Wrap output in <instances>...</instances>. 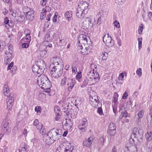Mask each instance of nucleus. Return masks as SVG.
<instances>
[{
	"instance_id": "obj_1",
	"label": "nucleus",
	"mask_w": 152,
	"mask_h": 152,
	"mask_svg": "<svg viewBox=\"0 0 152 152\" xmlns=\"http://www.w3.org/2000/svg\"><path fill=\"white\" fill-rule=\"evenodd\" d=\"M38 85L43 90L49 89L51 86V83L46 76L41 74L38 76L37 79Z\"/></svg>"
},
{
	"instance_id": "obj_2",
	"label": "nucleus",
	"mask_w": 152,
	"mask_h": 152,
	"mask_svg": "<svg viewBox=\"0 0 152 152\" xmlns=\"http://www.w3.org/2000/svg\"><path fill=\"white\" fill-rule=\"evenodd\" d=\"M143 130L140 128L137 127L134 128L132 131V132L131 135V139H130V142L132 141L134 143V142L136 140H137L138 139H141L142 137Z\"/></svg>"
},
{
	"instance_id": "obj_3",
	"label": "nucleus",
	"mask_w": 152,
	"mask_h": 152,
	"mask_svg": "<svg viewBox=\"0 0 152 152\" xmlns=\"http://www.w3.org/2000/svg\"><path fill=\"white\" fill-rule=\"evenodd\" d=\"M8 82H6L5 84L4 85L3 88V92L4 95L8 96L7 100H9L12 102H13L16 97V95L15 94L10 93L9 95V97H8L9 94L8 93L9 92V88L8 87Z\"/></svg>"
},
{
	"instance_id": "obj_4",
	"label": "nucleus",
	"mask_w": 152,
	"mask_h": 152,
	"mask_svg": "<svg viewBox=\"0 0 152 152\" xmlns=\"http://www.w3.org/2000/svg\"><path fill=\"white\" fill-rule=\"evenodd\" d=\"M95 19L91 16L89 17H86L85 18V20L82 23V26L84 29L90 28L93 27L94 24Z\"/></svg>"
},
{
	"instance_id": "obj_5",
	"label": "nucleus",
	"mask_w": 152,
	"mask_h": 152,
	"mask_svg": "<svg viewBox=\"0 0 152 152\" xmlns=\"http://www.w3.org/2000/svg\"><path fill=\"white\" fill-rule=\"evenodd\" d=\"M78 39V43H77L78 46H77V48L78 49H83V47L81 45V43H83L84 44H87L88 41L90 40V38L88 36L86 35L81 34L80 35Z\"/></svg>"
},
{
	"instance_id": "obj_6",
	"label": "nucleus",
	"mask_w": 152,
	"mask_h": 152,
	"mask_svg": "<svg viewBox=\"0 0 152 152\" xmlns=\"http://www.w3.org/2000/svg\"><path fill=\"white\" fill-rule=\"evenodd\" d=\"M59 130L53 129L50 131L48 134L51 136L54 142L59 139L61 137V134L59 132Z\"/></svg>"
},
{
	"instance_id": "obj_7",
	"label": "nucleus",
	"mask_w": 152,
	"mask_h": 152,
	"mask_svg": "<svg viewBox=\"0 0 152 152\" xmlns=\"http://www.w3.org/2000/svg\"><path fill=\"white\" fill-rule=\"evenodd\" d=\"M103 42L109 47H112L114 45V41L112 40L111 36H109L108 34L104 35L103 37Z\"/></svg>"
},
{
	"instance_id": "obj_8",
	"label": "nucleus",
	"mask_w": 152,
	"mask_h": 152,
	"mask_svg": "<svg viewBox=\"0 0 152 152\" xmlns=\"http://www.w3.org/2000/svg\"><path fill=\"white\" fill-rule=\"evenodd\" d=\"M89 5L88 3L86 1H82L78 5V7L83 10L84 13H87L88 11V7Z\"/></svg>"
},
{
	"instance_id": "obj_9",
	"label": "nucleus",
	"mask_w": 152,
	"mask_h": 152,
	"mask_svg": "<svg viewBox=\"0 0 152 152\" xmlns=\"http://www.w3.org/2000/svg\"><path fill=\"white\" fill-rule=\"evenodd\" d=\"M1 127L2 129L4 130L6 133H10L11 132V129L9 126L8 120L4 119L2 123Z\"/></svg>"
},
{
	"instance_id": "obj_10",
	"label": "nucleus",
	"mask_w": 152,
	"mask_h": 152,
	"mask_svg": "<svg viewBox=\"0 0 152 152\" xmlns=\"http://www.w3.org/2000/svg\"><path fill=\"white\" fill-rule=\"evenodd\" d=\"M72 74L71 73H69L68 72H64L63 75V78L61 79V84L62 86H64L65 84V81L68 80L69 79H72Z\"/></svg>"
},
{
	"instance_id": "obj_11",
	"label": "nucleus",
	"mask_w": 152,
	"mask_h": 152,
	"mask_svg": "<svg viewBox=\"0 0 152 152\" xmlns=\"http://www.w3.org/2000/svg\"><path fill=\"white\" fill-rule=\"evenodd\" d=\"M43 140L46 144L48 145H51L54 142L51 137L48 134V133L43 136Z\"/></svg>"
},
{
	"instance_id": "obj_12",
	"label": "nucleus",
	"mask_w": 152,
	"mask_h": 152,
	"mask_svg": "<svg viewBox=\"0 0 152 152\" xmlns=\"http://www.w3.org/2000/svg\"><path fill=\"white\" fill-rule=\"evenodd\" d=\"M93 140V137L91 136L89 137L88 139H85L83 142V146L88 147H90L92 143Z\"/></svg>"
},
{
	"instance_id": "obj_13",
	"label": "nucleus",
	"mask_w": 152,
	"mask_h": 152,
	"mask_svg": "<svg viewBox=\"0 0 152 152\" xmlns=\"http://www.w3.org/2000/svg\"><path fill=\"white\" fill-rule=\"evenodd\" d=\"M68 86V90L70 91H72L75 84V81L72 79H69L65 81V83Z\"/></svg>"
},
{
	"instance_id": "obj_14",
	"label": "nucleus",
	"mask_w": 152,
	"mask_h": 152,
	"mask_svg": "<svg viewBox=\"0 0 152 152\" xmlns=\"http://www.w3.org/2000/svg\"><path fill=\"white\" fill-rule=\"evenodd\" d=\"M63 66L62 64H61V66H60V69L59 71L56 72H50L52 75L53 77L57 78L61 76L63 73Z\"/></svg>"
},
{
	"instance_id": "obj_15",
	"label": "nucleus",
	"mask_w": 152,
	"mask_h": 152,
	"mask_svg": "<svg viewBox=\"0 0 152 152\" xmlns=\"http://www.w3.org/2000/svg\"><path fill=\"white\" fill-rule=\"evenodd\" d=\"M92 47L91 45L86 47L84 49L81 51L82 54L85 56L87 55L91 52Z\"/></svg>"
},
{
	"instance_id": "obj_16",
	"label": "nucleus",
	"mask_w": 152,
	"mask_h": 152,
	"mask_svg": "<svg viewBox=\"0 0 152 152\" xmlns=\"http://www.w3.org/2000/svg\"><path fill=\"white\" fill-rule=\"evenodd\" d=\"M87 74L90 76H91V75L92 76H93L92 78L95 80L98 78L99 77V75L98 73L95 72V73H94V69L91 70L89 72L87 73Z\"/></svg>"
},
{
	"instance_id": "obj_17",
	"label": "nucleus",
	"mask_w": 152,
	"mask_h": 152,
	"mask_svg": "<svg viewBox=\"0 0 152 152\" xmlns=\"http://www.w3.org/2000/svg\"><path fill=\"white\" fill-rule=\"evenodd\" d=\"M76 10V16L78 18H80L82 17H83L87 13H84L83 10H81L78 7L77 8Z\"/></svg>"
},
{
	"instance_id": "obj_18",
	"label": "nucleus",
	"mask_w": 152,
	"mask_h": 152,
	"mask_svg": "<svg viewBox=\"0 0 152 152\" xmlns=\"http://www.w3.org/2000/svg\"><path fill=\"white\" fill-rule=\"evenodd\" d=\"M76 10V16L78 18H80L82 17H83L87 13H84L83 10H81L78 7L77 8Z\"/></svg>"
},
{
	"instance_id": "obj_19",
	"label": "nucleus",
	"mask_w": 152,
	"mask_h": 152,
	"mask_svg": "<svg viewBox=\"0 0 152 152\" xmlns=\"http://www.w3.org/2000/svg\"><path fill=\"white\" fill-rule=\"evenodd\" d=\"M26 18L29 20H32L34 17V11L33 10H31L26 15Z\"/></svg>"
},
{
	"instance_id": "obj_20",
	"label": "nucleus",
	"mask_w": 152,
	"mask_h": 152,
	"mask_svg": "<svg viewBox=\"0 0 152 152\" xmlns=\"http://www.w3.org/2000/svg\"><path fill=\"white\" fill-rule=\"evenodd\" d=\"M7 56L4 58V63L7 65L11 61L12 55V54L8 53V54H5Z\"/></svg>"
},
{
	"instance_id": "obj_21",
	"label": "nucleus",
	"mask_w": 152,
	"mask_h": 152,
	"mask_svg": "<svg viewBox=\"0 0 152 152\" xmlns=\"http://www.w3.org/2000/svg\"><path fill=\"white\" fill-rule=\"evenodd\" d=\"M54 64L55 66L53 67L51 71L50 72H56L59 70L60 69V66H58L59 63L58 62H55Z\"/></svg>"
},
{
	"instance_id": "obj_22",
	"label": "nucleus",
	"mask_w": 152,
	"mask_h": 152,
	"mask_svg": "<svg viewBox=\"0 0 152 152\" xmlns=\"http://www.w3.org/2000/svg\"><path fill=\"white\" fill-rule=\"evenodd\" d=\"M64 125L66 126L67 129L69 130L73 125L71 119L69 118L66 119V123Z\"/></svg>"
},
{
	"instance_id": "obj_23",
	"label": "nucleus",
	"mask_w": 152,
	"mask_h": 152,
	"mask_svg": "<svg viewBox=\"0 0 152 152\" xmlns=\"http://www.w3.org/2000/svg\"><path fill=\"white\" fill-rule=\"evenodd\" d=\"M87 124L82 122L78 126V129L82 132H85L86 130V127Z\"/></svg>"
},
{
	"instance_id": "obj_24",
	"label": "nucleus",
	"mask_w": 152,
	"mask_h": 152,
	"mask_svg": "<svg viewBox=\"0 0 152 152\" xmlns=\"http://www.w3.org/2000/svg\"><path fill=\"white\" fill-rule=\"evenodd\" d=\"M60 147L61 148L60 150L61 152H67L69 151H70V152H72V150L73 148H72V149H71V148L69 149V148L67 149L64 145L62 144L60 145Z\"/></svg>"
},
{
	"instance_id": "obj_25",
	"label": "nucleus",
	"mask_w": 152,
	"mask_h": 152,
	"mask_svg": "<svg viewBox=\"0 0 152 152\" xmlns=\"http://www.w3.org/2000/svg\"><path fill=\"white\" fill-rule=\"evenodd\" d=\"M147 141H149L152 140V131H148L145 134Z\"/></svg>"
},
{
	"instance_id": "obj_26",
	"label": "nucleus",
	"mask_w": 152,
	"mask_h": 152,
	"mask_svg": "<svg viewBox=\"0 0 152 152\" xmlns=\"http://www.w3.org/2000/svg\"><path fill=\"white\" fill-rule=\"evenodd\" d=\"M72 11H67L65 14V17L68 19L69 21L70 20V18L72 16Z\"/></svg>"
},
{
	"instance_id": "obj_27",
	"label": "nucleus",
	"mask_w": 152,
	"mask_h": 152,
	"mask_svg": "<svg viewBox=\"0 0 152 152\" xmlns=\"http://www.w3.org/2000/svg\"><path fill=\"white\" fill-rule=\"evenodd\" d=\"M7 108L9 110H10L12 109V105L13 104V102H10L9 100H7Z\"/></svg>"
},
{
	"instance_id": "obj_28",
	"label": "nucleus",
	"mask_w": 152,
	"mask_h": 152,
	"mask_svg": "<svg viewBox=\"0 0 152 152\" xmlns=\"http://www.w3.org/2000/svg\"><path fill=\"white\" fill-rule=\"evenodd\" d=\"M8 51H6L5 52V54H8V53L12 54L13 52V46L12 45H10L8 46Z\"/></svg>"
},
{
	"instance_id": "obj_29",
	"label": "nucleus",
	"mask_w": 152,
	"mask_h": 152,
	"mask_svg": "<svg viewBox=\"0 0 152 152\" xmlns=\"http://www.w3.org/2000/svg\"><path fill=\"white\" fill-rule=\"evenodd\" d=\"M75 106L77 107L81 104L82 102L80 99L77 98L75 99Z\"/></svg>"
},
{
	"instance_id": "obj_30",
	"label": "nucleus",
	"mask_w": 152,
	"mask_h": 152,
	"mask_svg": "<svg viewBox=\"0 0 152 152\" xmlns=\"http://www.w3.org/2000/svg\"><path fill=\"white\" fill-rule=\"evenodd\" d=\"M116 125L113 122H111L109 126L108 129L116 130Z\"/></svg>"
},
{
	"instance_id": "obj_31",
	"label": "nucleus",
	"mask_w": 152,
	"mask_h": 152,
	"mask_svg": "<svg viewBox=\"0 0 152 152\" xmlns=\"http://www.w3.org/2000/svg\"><path fill=\"white\" fill-rule=\"evenodd\" d=\"M31 10H33L27 7H24L23 8V12L25 15L27 14V13L31 11Z\"/></svg>"
},
{
	"instance_id": "obj_32",
	"label": "nucleus",
	"mask_w": 152,
	"mask_h": 152,
	"mask_svg": "<svg viewBox=\"0 0 152 152\" xmlns=\"http://www.w3.org/2000/svg\"><path fill=\"white\" fill-rule=\"evenodd\" d=\"M94 100H91V101L93 102H94L95 101L97 103V106H98V104H99L100 98L98 96H94Z\"/></svg>"
},
{
	"instance_id": "obj_33",
	"label": "nucleus",
	"mask_w": 152,
	"mask_h": 152,
	"mask_svg": "<svg viewBox=\"0 0 152 152\" xmlns=\"http://www.w3.org/2000/svg\"><path fill=\"white\" fill-rule=\"evenodd\" d=\"M122 109H121L120 111H122ZM121 114L120 116L121 117V118L124 117V118H126L127 117L128 114L127 113L125 110H124V111L123 112H121Z\"/></svg>"
},
{
	"instance_id": "obj_34",
	"label": "nucleus",
	"mask_w": 152,
	"mask_h": 152,
	"mask_svg": "<svg viewBox=\"0 0 152 152\" xmlns=\"http://www.w3.org/2000/svg\"><path fill=\"white\" fill-rule=\"evenodd\" d=\"M39 67L37 65L35 64L32 67V70L33 72L35 73L37 72V70L39 69Z\"/></svg>"
},
{
	"instance_id": "obj_35",
	"label": "nucleus",
	"mask_w": 152,
	"mask_h": 152,
	"mask_svg": "<svg viewBox=\"0 0 152 152\" xmlns=\"http://www.w3.org/2000/svg\"><path fill=\"white\" fill-rule=\"evenodd\" d=\"M129 150V152H137V148L133 145L130 147Z\"/></svg>"
},
{
	"instance_id": "obj_36",
	"label": "nucleus",
	"mask_w": 152,
	"mask_h": 152,
	"mask_svg": "<svg viewBox=\"0 0 152 152\" xmlns=\"http://www.w3.org/2000/svg\"><path fill=\"white\" fill-rule=\"evenodd\" d=\"M107 132L110 136H113L116 132V130L108 129Z\"/></svg>"
},
{
	"instance_id": "obj_37",
	"label": "nucleus",
	"mask_w": 152,
	"mask_h": 152,
	"mask_svg": "<svg viewBox=\"0 0 152 152\" xmlns=\"http://www.w3.org/2000/svg\"><path fill=\"white\" fill-rule=\"evenodd\" d=\"M137 40L138 42V48L139 49H140L142 48V38H138Z\"/></svg>"
},
{
	"instance_id": "obj_38",
	"label": "nucleus",
	"mask_w": 152,
	"mask_h": 152,
	"mask_svg": "<svg viewBox=\"0 0 152 152\" xmlns=\"http://www.w3.org/2000/svg\"><path fill=\"white\" fill-rule=\"evenodd\" d=\"M24 147H22L21 149L18 150L19 152H27V148L26 146L24 145Z\"/></svg>"
},
{
	"instance_id": "obj_39",
	"label": "nucleus",
	"mask_w": 152,
	"mask_h": 152,
	"mask_svg": "<svg viewBox=\"0 0 152 152\" xmlns=\"http://www.w3.org/2000/svg\"><path fill=\"white\" fill-rule=\"evenodd\" d=\"M101 106L98 107L97 110V113H98L100 115H103V113L102 110V104L101 105Z\"/></svg>"
},
{
	"instance_id": "obj_40",
	"label": "nucleus",
	"mask_w": 152,
	"mask_h": 152,
	"mask_svg": "<svg viewBox=\"0 0 152 152\" xmlns=\"http://www.w3.org/2000/svg\"><path fill=\"white\" fill-rule=\"evenodd\" d=\"M143 29V25L142 24H141L140 25L139 28L138 30V33L141 34L142 33V31Z\"/></svg>"
},
{
	"instance_id": "obj_41",
	"label": "nucleus",
	"mask_w": 152,
	"mask_h": 152,
	"mask_svg": "<svg viewBox=\"0 0 152 152\" xmlns=\"http://www.w3.org/2000/svg\"><path fill=\"white\" fill-rule=\"evenodd\" d=\"M142 16L144 21H146L147 20V19L148 18V15H147L145 14V11H144V12L142 13Z\"/></svg>"
},
{
	"instance_id": "obj_42",
	"label": "nucleus",
	"mask_w": 152,
	"mask_h": 152,
	"mask_svg": "<svg viewBox=\"0 0 152 152\" xmlns=\"http://www.w3.org/2000/svg\"><path fill=\"white\" fill-rule=\"evenodd\" d=\"M99 139L100 140L101 144L103 145L104 142H105V136L104 135L102 136Z\"/></svg>"
},
{
	"instance_id": "obj_43",
	"label": "nucleus",
	"mask_w": 152,
	"mask_h": 152,
	"mask_svg": "<svg viewBox=\"0 0 152 152\" xmlns=\"http://www.w3.org/2000/svg\"><path fill=\"white\" fill-rule=\"evenodd\" d=\"M40 62L42 64L41 65H39L40 68H41V69H42V68L45 69L46 67V64L45 63V62L44 61L42 60L41 62Z\"/></svg>"
},
{
	"instance_id": "obj_44",
	"label": "nucleus",
	"mask_w": 152,
	"mask_h": 152,
	"mask_svg": "<svg viewBox=\"0 0 152 152\" xmlns=\"http://www.w3.org/2000/svg\"><path fill=\"white\" fill-rule=\"evenodd\" d=\"M40 133L42 134H45L46 132V130L44 129V127L43 125H42V127H41V129L40 130Z\"/></svg>"
},
{
	"instance_id": "obj_45",
	"label": "nucleus",
	"mask_w": 152,
	"mask_h": 152,
	"mask_svg": "<svg viewBox=\"0 0 152 152\" xmlns=\"http://www.w3.org/2000/svg\"><path fill=\"white\" fill-rule=\"evenodd\" d=\"M102 54L104 55L102 57V60H106L107 59L108 56V53L107 52H104V53H103Z\"/></svg>"
},
{
	"instance_id": "obj_46",
	"label": "nucleus",
	"mask_w": 152,
	"mask_h": 152,
	"mask_svg": "<svg viewBox=\"0 0 152 152\" xmlns=\"http://www.w3.org/2000/svg\"><path fill=\"white\" fill-rule=\"evenodd\" d=\"M46 15L45 11H42L41 14L40 18L41 20H43L45 17Z\"/></svg>"
},
{
	"instance_id": "obj_47",
	"label": "nucleus",
	"mask_w": 152,
	"mask_h": 152,
	"mask_svg": "<svg viewBox=\"0 0 152 152\" xmlns=\"http://www.w3.org/2000/svg\"><path fill=\"white\" fill-rule=\"evenodd\" d=\"M118 97V95L116 93L113 96V102L115 103L117 101Z\"/></svg>"
},
{
	"instance_id": "obj_48",
	"label": "nucleus",
	"mask_w": 152,
	"mask_h": 152,
	"mask_svg": "<svg viewBox=\"0 0 152 152\" xmlns=\"http://www.w3.org/2000/svg\"><path fill=\"white\" fill-rule=\"evenodd\" d=\"M25 39L27 40L26 42H29L31 41V37L30 34H27L26 35Z\"/></svg>"
},
{
	"instance_id": "obj_49",
	"label": "nucleus",
	"mask_w": 152,
	"mask_h": 152,
	"mask_svg": "<svg viewBox=\"0 0 152 152\" xmlns=\"http://www.w3.org/2000/svg\"><path fill=\"white\" fill-rule=\"evenodd\" d=\"M144 114V111L142 110L139 112L138 113V116L139 118H142Z\"/></svg>"
},
{
	"instance_id": "obj_50",
	"label": "nucleus",
	"mask_w": 152,
	"mask_h": 152,
	"mask_svg": "<svg viewBox=\"0 0 152 152\" xmlns=\"http://www.w3.org/2000/svg\"><path fill=\"white\" fill-rule=\"evenodd\" d=\"M82 76L81 73V72H78L76 76V78L77 80H78L81 78Z\"/></svg>"
},
{
	"instance_id": "obj_51",
	"label": "nucleus",
	"mask_w": 152,
	"mask_h": 152,
	"mask_svg": "<svg viewBox=\"0 0 152 152\" xmlns=\"http://www.w3.org/2000/svg\"><path fill=\"white\" fill-rule=\"evenodd\" d=\"M113 24L117 28H119L120 27V25L119 24V23L117 20L113 22Z\"/></svg>"
},
{
	"instance_id": "obj_52",
	"label": "nucleus",
	"mask_w": 152,
	"mask_h": 152,
	"mask_svg": "<svg viewBox=\"0 0 152 152\" xmlns=\"http://www.w3.org/2000/svg\"><path fill=\"white\" fill-rule=\"evenodd\" d=\"M50 10V8L48 6L46 7L45 8L43 9L42 10V11H45L46 12H49Z\"/></svg>"
},
{
	"instance_id": "obj_53",
	"label": "nucleus",
	"mask_w": 152,
	"mask_h": 152,
	"mask_svg": "<svg viewBox=\"0 0 152 152\" xmlns=\"http://www.w3.org/2000/svg\"><path fill=\"white\" fill-rule=\"evenodd\" d=\"M41 108L40 106H37L35 107V110L37 113H40L41 112Z\"/></svg>"
},
{
	"instance_id": "obj_54",
	"label": "nucleus",
	"mask_w": 152,
	"mask_h": 152,
	"mask_svg": "<svg viewBox=\"0 0 152 152\" xmlns=\"http://www.w3.org/2000/svg\"><path fill=\"white\" fill-rule=\"evenodd\" d=\"M48 0H41L40 2L41 5L43 6H45Z\"/></svg>"
},
{
	"instance_id": "obj_55",
	"label": "nucleus",
	"mask_w": 152,
	"mask_h": 152,
	"mask_svg": "<svg viewBox=\"0 0 152 152\" xmlns=\"http://www.w3.org/2000/svg\"><path fill=\"white\" fill-rule=\"evenodd\" d=\"M29 45L27 43H23L22 44V47L23 48H27L28 47Z\"/></svg>"
},
{
	"instance_id": "obj_56",
	"label": "nucleus",
	"mask_w": 152,
	"mask_h": 152,
	"mask_svg": "<svg viewBox=\"0 0 152 152\" xmlns=\"http://www.w3.org/2000/svg\"><path fill=\"white\" fill-rule=\"evenodd\" d=\"M59 42V45L60 46H64L66 44V42L64 41V40L60 39Z\"/></svg>"
},
{
	"instance_id": "obj_57",
	"label": "nucleus",
	"mask_w": 152,
	"mask_h": 152,
	"mask_svg": "<svg viewBox=\"0 0 152 152\" xmlns=\"http://www.w3.org/2000/svg\"><path fill=\"white\" fill-rule=\"evenodd\" d=\"M141 71V68H140L137 69L136 71V73L138 75H139L140 77H141L142 75V72Z\"/></svg>"
},
{
	"instance_id": "obj_58",
	"label": "nucleus",
	"mask_w": 152,
	"mask_h": 152,
	"mask_svg": "<svg viewBox=\"0 0 152 152\" xmlns=\"http://www.w3.org/2000/svg\"><path fill=\"white\" fill-rule=\"evenodd\" d=\"M9 20L8 17H6L4 19V24H8L9 23Z\"/></svg>"
},
{
	"instance_id": "obj_59",
	"label": "nucleus",
	"mask_w": 152,
	"mask_h": 152,
	"mask_svg": "<svg viewBox=\"0 0 152 152\" xmlns=\"http://www.w3.org/2000/svg\"><path fill=\"white\" fill-rule=\"evenodd\" d=\"M47 53V51L45 50H42L40 53V55H42V56H45Z\"/></svg>"
},
{
	"instance_id": "obj_60",
	"label": "nucleus",
	"mask_w": 152,
	"mask_h": 152,
	"mask_svg": "<svg viewBox=\"0 0 152 152\" xmlns=\"http://www.w3.org/2000/svg\"><path fill=\"white\" fill-rule=\"evenodd\" d=\"M14 65V63L13 62H11L10 64H9L7 67V69L8 70H10L11 68Z\"/></svg>"
},
{
	"instance_id": "obj_61",
	"label": "nucleus",
	"mask_w": 152,
	"mask_h": 152,
	"mask_svg": "<svg viewBox=\"0 0 152 152\" xmlns=\"http://www.w3.org/2000/svg\"><path fill=\"white\" fill-rule=\"evenodd\" d=\"M117 105L115 104H114L113 107V110L114 113H116L117 112Z\"/></svg>"
},
{
	"instance_id": "obj_62",
	"label": "nucleus",
	"mask_w": 152,
	"mask_h": 152,
	"mask_svg": "<svg viewBox=\"0 0 152 152\" xmlns=\"http://www.w3.org/2000/svg\"><path fill=\"white\" fill-rule=\"evenodd\" d=\"M45 46L46 47V48L48 47L51 48L52 47V45L51 44H50L48 41H47L46 42Z\"/></svg>"
},
{
	"instance_id": "obj_63",
	"label": "nucleus",
	"mask_w": 152,
	"mask_h": 152,
	"mask_svg": "<svg viewBox=\"0 0 152 152\" xmlns=\"http://www.w3.org/2000/svg\"><path fill=\"white\" fill-rule=\"evenodd\" d=\"M39 124L38 120L37 119H35L34 122V125L35 126H37Z\"/></svg>"
},
{
	"instance_id": "obj_64",
	"label": "nucleus",
	"mask_w": 152,
	"mask_h": 152,
	"mask_svg": "<svg viewBox=\"0 0 152 152\" xmlns=\"http://www.w3.org/2000/svg\"><path fill=\"white\" fill-rule=\"evenodd\" d=\"M7 25L10 27L12 28L14 26L13 22L12 21H10V22H9Z\"/></svg>"
}]
</instances>
